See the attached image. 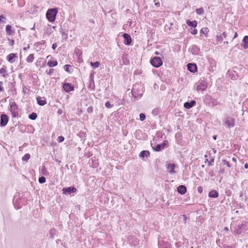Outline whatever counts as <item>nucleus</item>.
Listing matches in <instances>:
<instances>
[{
	"label": "nucleus",
	"mask_w": 248,
	"mask_h": 248,
	"mask_svg": "<svg viewBox=\"0 0 248 248\" xmlns=\"http://www.w3.org/2000/svg\"><path fill=\"white\" fill-rule=\"evenodd\" d=\"M248 228V222H245L241 224H238L235 226L233 233L235 235H240L242 232L246 231Z\"/></svg>",
	"instance_id": "1"
},
{
	"label": "nucleus",
	"mask_w": 248,
	"mask_h": 248,
	"mask_svg": "<svg viewBox=\"0 0 248 248\" xmlns=\"http://www.w3.org/2000/svg\"><path fill=\"white\" fill-rule=\"evenodd\" d=\"M58 12L57 8L48 9L46 13V17L47 20L51 22L54 21Z\"/></svg>",
	"instance_id": "2"
},
{
	"label": "nucleus",
	"mask_w": 248,
	"mask_h": 248,
	"mask_svg": "<svg viewBox=\"0 0 248 248\" xmlns=\"http://www.w3.org/2000/svg\"><path fill=\"white\" fill-rule=\"evenodd\" d=\"M223 122L225 124L227 125L228 128L233 127L235 125L234 119L232 117H226L223 120Z\"/></svg>",
	"instance_id": "3"
},
{
	"label": "nucleus",
	"mask_w": 248,
	"mask_h": 248,
	"mask_svg": "<svg viewBox=\"0 0 248 248\" xmlns=\"http://www.w3.org/2000/svg\"><path fill=\"white\" fill-rule=\"evenodd\" d=\"M151 64L155 67H159L162 65V61L160 58L155 57L150 61Z\"/></svg>",
	"instance_id": "4"
},
{
	"label": "nucleus",
	"mask_w": 248,
	"mask_h": 248,
	"mask_svg": "<svg viewBox=\"0 0 248 248\" xmlns=\"http://www.w3.org/2000/svg\"><path fill=\"white\" fill-rule=\"evenodd\" d=\"M10 111L12 113V116L16 117L18 115V107L15 102H10Z\"/></svg>",
	"instance_id": "5"
},
{
	"label": "nucleus",
	"mask_w": 248,
	"mask_h": 248,
	"mask_svg": "<svg viewBox=\"0 0 248 248\" xmlns=\"http://www.w3.org/2000/svg\"><path fill=\"white\" fill-rule=\"evenodd\" d=\"M137 85H135L131 91L132 95L135 98H137L138 97H141L142 95V91H139L138 90V88H137Z\"/></svg>",
	"instance_id": "6"
},
{
	"label": "nucleus",
	"mask_w": 248,
	"mask_h": 248,
	"mask_svg": "<svg viewBox=\"0 0 248 248\" xmlns=\"http://www.w3.org/2000/svg\"><path fill=\"white\" fill-rule=\"evenodd\" d=\"M62 193L65 195L71 194V193H75L77 191V189L74 186H70L68 187L63 188L62 189Z\"/></svg>",
	"instance_id": "7"
},
{
	"label": "nucleus",
	"mask_w": 248,
	"mask_h": 248,
	"mask_svg": "<svg viewBox=\"0 0 248 248\" xmlns=\"http://www.w3.org/2000/svg\"><path fill=\"white\" fill-rule=\"evenodd\" d=\"M168 143L167 140H164L162 143L157 144L155 147H152L154 151L159 152L164 149Z\"/></svg>",
	"instance_id": "8"
},
{
	"label": "nucleus",
	"mask_w": 248,
	"mask_h": 248,
	"mask_svg": "<svg viewBox=\"0 0 248 248\" xmlns=\"http://www.w3.org/2000/svg\"><path fill=\"white\" fill-rule=\"evenodd\" d=\"M8 121V116L6 114H1L0 116V124L1 126H5Z\"/></svg>",
	"instance_id": "9"
},
{
	"label": "nucleus",
	"mask_w": 248,
	"mask_h": 248,
	"mask_svg": "<svg viewBox=\"0 0 248 248\" xmlns=\"http://www.w3.org/2000/svg\"><path fill=\"white\" fill-rule=\"evenodd\" d=\"M124 38V43L125 45H129L132 41L131 36L127 33H124L123 34Z\"/></svg>",
	"instance_id": "10"
},
{
	"label": "nucleus",
	"mask_w": 248,
	"mask_h": 248,
	"mask_svg": "<svg viewBox=\"0 0 248 248\" xmlns=\"http://www.w3.org/2000/svg\"><path fill=\"white\" fill-rule=\"evenodd\" d=\"M49 58H50V60L47 63V65L49 67H54V66H57L58 65V62L57 61L51 60V59H52V57L51 56L48 55L47 57V59H48Z\"/></svg>",
	"instance_id": "11"
},
{
	"label": "nucleus",
	"mask_w": 248,
	"mask_h": 248,
	"mask_svg": "<svg viewBox=\"0 0 248 248\" xmlns=\"http://www.w3.org/2000/svg\"><path fill=\"white\" fill-rule=\"evenodd\" d=\"M187 69L192 73H195L197 69V65L194 63H188L187 65Z\"/></svg>",
	"instance_id": "12"
},
{
	"label": "nucleus",
	"mask_w": 248,
	"mask_h": 248,
	"mask_svg": "<svg viewBox=\"0 0 248 248\" xmlns=\"http://www.w3.org/2000/svg\"><path fill=\"white\" fill-rule=\"evenodd\" d=\"M63 88L64 90L67 93L74 90V87L68 83H64L63 85Z\"/></svg>",
	"instance_id": "13"
},
{
	"label": "nucleus",
	"mask_w": 248,
	"mask_h": 248,
	"mask_svg": "<svg viewBox=\"0 0 248 248\" xmlns=\"http://www.w3.org/2000/svg\"><path fill=\"white\" fill-rule=\"evenodd\" d=\"M17 58L16 54L11 53L7 56V60L10 63H13L15 62V58Z\"/></svg>",
	"instance_id": "14"
},
{
	"label": "nucleus",
	"mask_w": 248,
	"mask_h": 248,
	"mask_svg": "<svg viewBox=\"0 0 248 248\" xmlns=\"http://www.w3.org/2000/svg\"><path fill=\"white\" fill-rule=\"evenodd\" d=\"M196 105V101L191 100L190 102H187L184 103V106L186 108H190Z\"/></svg>",
	"instance_id": "15"
},
{
	"label": "nucleus",
	"mask_w": 248,
	"mask_h": 248,
	"mask_svg": "<svg viewBox=\"0 0 248 248\" xmlns=\"http://www.w3.org/2000/svg\"><path fill=\"white\" fill-rule=\"evenodd\" d=\"M178 192L181 194H184L186 191V188L185 186L181 185L177 187Z\"/></svg>",
	"instance_id": "16"
},
{
	"label": "nucleus",
	"mask_w": 248,
	"mask_h": 248,
	"mask_svg": "<svg viewBox=\"0 0 248 248\" xmlns=\"http://www.w3.org/2000/svg\"><path fill=\"white\" fill-rule=\"evenodd\" d=\"M175 168V165L174 164H169L168 166V171L170 173V174H173L174 173H175V171L174 170V169Z\"/></svg>",
	"instance_id": "17"
},
{
	"label": "nucleus",
	"mask_w": 248,
	"mask_h": 248,
	"mask_svg": "<svg viewBox=\"0 0 248 248\" xmlns=\"http://www.w3.org/2000/svg\"><path fill=\"white\" fill-rule=\"evenodd\" d=\"M242 46L245 49L248 48V36H245L242 41Z\"/></svg>",
	"instance_id": "18"
},
{
	"label": "nucleus",
	"mask_w": 248,
	"mask_h": 248,
	"mask_svg": "<svg viewBox=\"0 0 248 248\" xmlns=\"http://www.w3.org/2000/svg\"><path fill=\"white\" fill-rule=\"evenodd\" d=\"M218 196V192L215 190H213L211 191L209 193V197L213 198H217Z\"/></svg>",
	"instance_id": "19"
},
{
	"label": "nucleus",
	"mask_w": 248,
	"mask_h": 248,
	"mask_svg": "<svg viewBox=\"0 0 248 248\" xmlns=\"http://www.w3.org/2000/svg\"><path fill=\"white\" fill-rule=\"evenodd\" d=\"M36 100L38 104L40 106H44L46 103V100L45 99H42L41 97H37L36 98Z\"/></svg>",
	"instance_id": "20"
},
{
	"label": "nucleus",
	"mask_w": 248,
	"mask_h": 248,
	"mask_svg": "<svg viewBox=\"0 0 248 248\" xmlns=\"http://www.w3.org/2000/svg\"><path fill=\"white\" fill-rule=\"evenodd\" d=\"M150 155V153L148 151H142L140 152V156L141 158H144L145 157H147Z\"/></svg>",
	"instance_id": "21"
},
{
	"label": "nucleus",
	"mask_w": 248,
	"mask_h": 248,
	"mask_svg": "<svg viewBox=\"0 0 248 248\" xmlns=\"http://www.w3.org/2000/svg\"><path fill=\"white\" fill-rule=\"evenodd\" d=\"M206 88V85L204 83H200L197 87V90H204Z\"/></svg>",
	"instance_id": "22"
},
{
	"label": "nucleus",
	"mask_w": 248,
	"mask_h": 248,
	"mask_svg": "<svg viewBox=\"0 0 248 248\" xmlns=\"http://www.w3.org/2000/svg\"><path fill=\"white\" fill-rule=\"evenodd\" d=\"M6 31L8 35H12L13 33V31L12 30V26L10 25H7L6 26Z\"/></svg>",
	"instance_id": "23"
},
{
	"label": "nucleus",
	"mask_w": 248,
	"mask_h": 248,
	"mask_svg": "<svg viewBox=\"0 0 248 248\" xmlns=\"http://www.w3.org/2000/svg\"><path fill=\"white\" fill-rule=\"evenodd\" d=\"M186 23L188 26L193 27H196L197 25V22L196 20H194L192 21L188 20L187 21Z\"/></svg>",
	"instance_id": "24"
},
{
	"label": "nucleus",
	"mask_w": 248,
	"mask_h": 248,
	"mask_svg": "<svg viewBox=\"0 0 248 248\" xmlns=\"http://www.w3.org/2000/svg\"><path fill=\"white\" fill-rule=\"evenodd\" d=\"M90 64L92 66L93 68L94 69H95L99 67V66L100 65V62L98 61L95 62H91Z\"/></svg>",
	"instance_id": "25"
},
{
	"label": "nucleus",
	"mask_w": 248,
	"mask_h": 248,
	"mask_svg": "<svg viewBox=\"0 0 248 248\" xmlns=\"http://www.w3.org/2000/svg\"><path fill=\"white\" fill-rule=\"evenodd\" d=\"M37 115L35 112H32L29 115V118L32 120H34L37 118Z\"/></svg>",
	"instance_id": "26"
},
{
	"label": "nucleus",
	"mask_w": 248,
	"mask_h": 248,
	"mask_svg": "<svg viewBox=\"0 0 248 248\" xmlns=\"http://www.w3.org/2000/svg\"><path fill=\"white\" fill-rule=\"evenodd\" d=\"M7 73V71L5 68H1L0 69V74H1L3 77H5L7 75H6Z\"/></svg>",
	"instance_id": "27"
},
{
	"label": "nucleus",
	"mask_w": 248,
	"mask_h": 248,
	"mask_svg": "<svg viewBox=\"0 0 248 248\" xmlns=\"http://www.w3.org/2000/svg\"><path fill=\"white\" fill-rule=\"evenodd\" d=\"M223 41V37L222 35H217L216 36V41L217 42V44L220 43Z\"/></svg>",
	"instance_id": "28"
},
{
	"label": "nucleus",
	"mask_w": 248,
	"mask_h": 248,
	"mask_svg": "<svg viewBox=\"0 0 248 248\" xmlns=\"http://www.w3.org/2000/svg\"><path fill=\"white\" fill-rule=\"evenodd\" d=\"M34 60L33 54H30L27 58V61L28 62H31Z\"/></svg>",
	"instance_id": "29"
},
{
	"label": "nucleus",
	"mask_w": 248,
	"mask_h": 248,
	"mask_svg": "<svg viewBox=\"0 0 248 248\" xmlns=\"http://www.w3.org/2000/svg\"><path fill=\"white\" fill-rule=\"evenodd\" d=\"M209 31V30L207 28H203L200 31V32L203 34L206 35Z\"/></svg>",
	"instance_id": "30"
},
{
	"label": "nucleus",
	"mask_w": 248,
	"mask_h": 248,
	"mask_svg": "<svg viewBox=\"0 0 248 248\" xmlns=\"http://www.w3.org/2000/svg\"><path fill=\"white\" fill-rule=\"evenodd\" d=\"M196 12L198 15H202L204 13V10L202 8H200L196 10Z\"/></svg>",
	"instance_id": "31"
},
{
	"label": "nucleus",
	"mask_w": 248,
	"mask_h": 248,
	"mask_svg": "<svg viewBox=\"0 0 248 248\" xmlns=\"http://www.w3.org/2000/svg\"><path fill=\"white\" fill-rule=\"evenodd\" d=\"M30 158V155L29 154H25L22 158L23 161H28Z\"/></svg>",
	"instance_id": "32"
},
{
	"label": "nucleus",
	"mask_w": 248,
	"mask_h": 248,
	"mask_svg": "<svg viewBox=\"0 0 248 248\" xmlns=\"http://www.w3.org/2000/svg\"><path fill=\"white\" fill-rule=\"evenodd\" d=\"M41 171H42V173L43 175H47L48 174V172L47 171V170H46V168L45 166H43L42 168V170H41Z\"/></svg>",
	"instance_id": "33"
},
{
	"label": "nucleus",
	"mask_w": 248,
	"mask_h": 248,
	"mask_svg": "<svg viewBox=\"0 0 248 248\" xmlns=\"http://www.w3.org/2000/svg\"><path fill=\"white\" fill-rule=\"evenodd\" d=\"M38 181L40 184L45 183L46 181V178L44 176H42L41 177H39Z\"/></svg>",
	"instance_id": "34"
},
{
	"label": "nucleus",
	"mask_w": 248,
	"mask_h": 248,
	"mask_svg": "<svg viewBox=\"0 0 248 248\" xmlns=\"http://www.w3.org/2000/svg\"><path fill=\"white\" fill-rule=\"evenodd\" d=\"M5 19L6 18L3 16L1 15L0 16V24H4L5 23Z\"/></svg>",
	"instance_id": "35"
},
{
	"label": "nucleus",
	"mask_w": 248,
	"mask_h": 248,
	"mask_svg": "<svg viewBox=\"0 0 248 248\" xmlns=\"http://www.w3.org/2000/svg\"><path fill=\"white\" fill-rule=\"evenodd\" d=\"M146 118V116L144 113H140V119L141 121H143Z\"/></svg>",
	"instance_id": "36"
},
{
	"label": "nucleus",
	"mask_w": 248,
	"mask_h": 248,
	"mask_svg": "<svg viewBox=\"0 0 248 248\" xmlns=\"http://www.w3.org/2000/svg\"><path fill=\"white\" fill-rule=\"evenodd\" d=\"M214 159L212 158L211 159L210 161H208V160L207 159H206L205 161V162H208V165L209 166H212V162H214Z\"/></svg>",
	"instance_id": "37"
},
{
	"label": "nucleus",
	"mask_w": 248,
	"mask_h": 248,
	"mask_svg": "<svg viewBox=\"0 0 248 248\" xmlns=\"http://www.w3.org/2000/svg\"><path fill=\"white\" fill-rule=\"evenodd\" d=\"M105 106L108 108H111L113 107V105H111L109 101H107L105 103Z\"/></svg>",
	"instance_id": "38"
},
{
	"label": "nucleus",
	"mask_w": 248,
	"mask_h": 248,
	"mask_svg": "<svg viewBox=\"0 0 248 248\" xmlns=\"http://www.w3.org/2000/svg\"><path fill=\"white\" fill-rule=\"evenodd\" d=\"M222 162L223 163V164L227 166L228 168L231 167V165L228 161H227L226 160H223Z\"/></svg>",
	"instance_id": "39"
},
{
	"label": "nucleus",
	"mask_w": 248,
	"mask_h": 248,
	"mask_svg": "<svg viewBox=\"0 0 248 248\" xmlns=\"http://www.w3.org/2000/svg\"><path fill=\"white\" fill-rule=\"evenodd\" d=\"M70 67H71V66L70 65H68V64L65 65L64 66V70L66 71H67V72H70L69 68Z\"/></svg>",
	"instance_id": "40"
},
{
	"label": "nucleus",
	"mask_w": 248,
	"mask_h": 248,
	"mask_svg": "<svg viewBox=\"0 0 248 248\" xmlns=\"http://www.w3.org/2000/svg\"><path fill=\"white\" fill-rule=\"evenodd\" d=\"M64 140V138L62 136H59L58 138V141L59 142H62Z\"/></svg>",
	"instance_id": "41"
},
{
	"label": "nucleus",
	"mask_w": 248,
	"mask_h": 248,
	"mask_svg": "<svg viewBox=\"0 0 248 248\" xmlns=\"http://www.w3.org/2000/svg\"><path fill=\"white\" fill-rule=\"evenodd\" d=\"M54 70L53 69H50L49 71H46V72L49 75H52L54 73Z\"/></svg>",
	"instance_id": "42"
},
{
	"label": "nucleus",
	"mask_w": 248,
	"mask_h": 248,
	"mask_svg": "<svg viewBox=\"0 0 248 248\" xmlns=\"http://www.w3.org/2000/svg\"><path fill=\"white\" fill-rule=\"evenodd\" d=\"M8 40L9 41V44L10 45V46H13L14 44V40H12V39H8Z\"/></svg>",
	"instance_id": "43"
},
{
	"label": "nucleus",
	"mask_w": 248,
	"mask_h": 248,
	"mask_svg": "<svg viewBox=\"0 0 248 248\" xmlns=\"http://www.w3.org/2000/svg\"><path fill=\"white\" fill-rule=\"evenodd\" d=\"M3 82L2 81L0 82V92H2L4 90V88L2 87Z\"/></svg>",
	"instance_id": "44"
},
{
	"label": "nucleus",
	"mask_w": 248,
	"mask_h": 248,
	"mask_svg": "<svg viewBox=\"0 0 248 248\" xmlns=\"http://www.w3.org/2000/svg\"><path fill=\"white\" fill-rule=\"evenodd\" d=\"M198 191L200 193H202V186H199L198 187Z\"/></svg>",
	"instance_id": "45"
},
{
	"label": "nucleus",
	"mask_w": 248,
	"mask_h": 248,
	"mask_svg": "<svg viewBox=\"0 0 248 248\" xmlns=\"http://www.w3.org/2000/svg\"><path fill=\"white\" fill-rule=\"evenodd\" d=\"M87 111L89 113H91L93 112V108L92 107H89L87 108Z\"/></svg>",
	"instance_id": "46"
},
{
	"label": "nucleus",
	"mask_w": 248,
	"mask_h": 248,
	"mask_svg": "<svg viewBox=\"0 0 248 248\" xmlns=\"http://www.w3.org/2000/svg\"><path fill=\"white\" fill-rule=\"evenodd\" d=\"M57 44L54 43L52 46V48L54 50L57 47Z\"/></svg>",
	"instance_id": "47"
},
{
	"label": "nucleus",
	"mask_w": 248,
	"mask_h": 248,
	"mask_svg": "<svg viewBox=\"0 0 248 248\" xmlns=\"http://www.w3.org/2000/svg\"><path fill=\"white\" fill-rule=\"evenodd\" d=\"M191 33L192 34H196L197 33V30L196 29H194L191 32Z\"/></svg>",
	"instance_id": "48"
},
{
	"label": "nucleus",
	"mask_w": 248,
	"mask_h": 248,
	"mask_svg": "<svg viewBox=\"0 0 248 248\" xmlns=\"http://www.w3.org/2000/svg\"><path fill=\"white\" fill-rule=\"evenodd\" d=\"M57 113L59 114V115H61L62 114V110L61 109H59L57 111Z\"/></svg>",
	"instance_id": "49"
},
{
	"label": "nucleus",
	"mask_w": 248,
	"mask_h": 248,
	"mask_svg": "<svg viewBox=\"0 0 248 248\" xmlns=\"http://www.w3.org/2000/svg\"><path fill=\"white\" fill-rule=\"evenodd\" d=\"M221 35L222 36H223L224 38H226L227 36V34L225 32H223Z\"/></svg>",
	"instance_id": "50"
},
{
	"label": "nucleus",
	"mask_w": 248,
	"mask_h": 248,
	"mask_svg": "<svg viewBox=\"0 0 248 248\" xmlns=\"http://www.w3.org/2000/svg\"><path fill=\"white\" fill-rule=\"evenodd\" d=\"M155 5H156L157 6H160V3L159 2H155Z\"/></svg>",
	"instance_id": "51"
},
{
	"label": "nucleus",
	"mask_w": 248,
	"mask_h": 248,
	"mask_svg": "<svg viewBox=\"0 0 248 248\" xmlns=\"http://www.w3.org/2000/svg\"><path fill=\"white\" fill-rule=\"evenodd\" d=\"M237 36V33L236 32H234V37L233 38V39H234V38H235Z\"/></svg>",
	"instance_id": "52"
},
{
	"label": "nucleus",
	"mask_w": 248,
	"mask_h": 248,
	"mask_svg": "<svg viewBox=\"0 0 248 248\" xmlns=\"http://www.w3.org/2000/svg\"><path fill=\"white\" fill-rule=\"evenodd\" d=\"M244 167H245V169H248V164L247 163H246Z\"/></svg>",
	"instance_id": "53"
},
{
	"label": "nucleus",
	"mask_w": 248,
	"mask_h": 248,
	"mask_svg": "<svg viewBox=\"0 0 248 248\" xmlns=\"http://www.w3.org/2000/svg\"><path fill=\"white\" fill-rule=\"evenodd\" d=\"M224 171V170L223 169H222V170H220L219 172H220L221 173H223Z\"/></svg>",
	"instance_id": "54"
},
{
	"label": "nucleus",
	"mask_w": 248,
	"mask_h": 248,
	"mask_svg": "<svg viewBox=\"0 0 248 248\" xmlns=\"http://www.w3.org/2000/svg\"><path fill=\"white\" fill-rule=\"evenodd\" d=\"M217 136L216 135L213 136V138L214 140H216L217 139Z\"/></svg>",
	"instance_id": "55"
},
{
	"label": "nucleus",
	"mask_w": 248,
	"mask_h": 248,
	"mask_svg": "<svg viewBox=\"0 0 248 248\" xmlns=\"http://www.w3.org/2000/svg\"><path fill=\"white\" fill-rule=\"evenodd\" d=\"M226 231H228V229L227 227H225V229H224Z\"/></svg>",
	"instance_id": "56"
},
{
	"label": "nucleus",
	"mask_w": 248,
	"mask_h": 248,
	"mask_svg": "<svg viewBox=\"0 0 248 248\" xmlns=\"http://www.w3.org/2000/svg\"><path fill=\"white\" fill-rule=\"evenodd\" d=\"M228 43V42L227 41H226V42H224V44H227Z\"/></svg>",
	"instance_id": "57"
},
{
	"label": "nucleus",
	"mask_w": 248,
	"mask_h": 248,
	"mask_svg": "<svg viewBox=\"0 0 248 248\" xmlns=\"http://www.w3.org/2000/svg\"><path fill=\"white\" fill-rule=\"evenodd\" d=\"M23 49H24V50H26L27 49V48H26V47H24V48H23Z\"/></svg>",
	"instance_id": "58"
},
{
	"label": "nucleus",
	"mask_w": 248,
	"mask_h": 248,
	"mask_svg": "<svg viewBox=\"0 0 248 248\" xmlns=\"http://www.w3.org/2000/svg\"><path fill=\"white\" fill-rule=\"evenodd\" d=\"M204 157H207V155H204Z\"/></svg>",
	"instance_id": "59"
},
{
	"label": "nucleus",
	"mask_w": 248,
	"mask_h": 248,
	"mask_svg": "<svg viewBox=\"0 0 248 248\" xmlns=\"http://www.w3.org/2000/svg\"><path fill=\"white\" fill-rule=\"evenodd\" d=\"M55 26H53V29H55Z\"/></svg>",
	"instance_id": "60"
}]
</instances>
